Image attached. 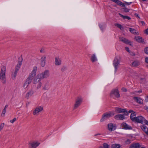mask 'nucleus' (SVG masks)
Wrapping results in <instances>:
<instances>
[{"label": "nucleus", "mask_w": 148, "mask_h": 148, "mask_svg": "<svg viewBox=\"0 0 148 148\" xmlns=\"http://www.w3.org/2000/svg\"><path fill=\"white\" fill-rule=\"evenodd\" d=\"M142 1H146L147 0H142Z\"/></svg>", "instance_id": "680f3d73"}, {"label": "nucleus", "mask_w": 148, "mask_h": 148, "mask_svg": "<svg viewBox=\"0 0 148 148\" xmlns=\"http://www.w3.org/2000/svg\"><path fill=\"white\" fill-rule=\"evenodd\" d=\"M46 58V56H43L41 57V65L43 67H44L45 64Z\"/></svg>", "instance_id": "a211bd4d"}, {"label": "nucleus", "mask_w": 148, "mask_h": 148, "mask_svg": "<svg viewBox=\"0 0 148 148\" xmlns=\"http://www.w3.org/2000/svg\"><path fill=\"white\" fill-rule=\"evenodd\" d=\"M135 40L138 42L140 43H143L144 40L143 38L139 36H136L135 37Z\"/></svg>", "instance_id": "412c9836"}, {"label": "nucleus", "mask_w": 148, "mask_h": 148, "mask_svg": "<svg viewBox=\"0 0 148 148\" xmlns=\"http://www.w3.org/2000/svg\"><path fill=\"white\" fill-rule=\"evenodd\" d=\"M37 68L36 66H34L33 68V70L32 73L35 74L36 75V72L37 71Z\"/></svg>", "instance_id": "72a5a7b5"}, {"label": "nucleus", "mask_w": 148, "mask_h": 148, "mask_svg": "<svg viewBox=\"0 0 148 148\" xmlns=\"http://www.w3.org/2000/svg\"><path fill=\"white\" fill-rule=\"evenodd\" d=\"M125 3L127 5H130L132 3V2L128 3V2H125Z\"/></svg>", "instance_id": "09e8293b"}, {"label": "nucleus", "mask_w": 148, "mask_h": 148, "mask_svg": "<svg viewBox=\"0 0 148 148\" xmlns=\"http://www.w3.org/2000/svg\"><path fill=\"white\" fill-rule=\"evenodd\" d=\"M55 64L56 66H60L62 64L61 58L58 56L56 57L55 58Z\"/></svg>", "instance_id": "9d476101"}, {"label": "nucleus", "mask_w": 148, "mask_h": 148, "mask_svg": "<svg viewBox=\"0 0 148 148\" xmlns=\"http://www.w3.org/2000/svg\"><path fill=\"white\" fill-rule=\"evenodd\" d=\"M31 82L32 81L27 79L23 85V87L25 88H26Z\"/></svg>", "instance_id": "5701e85b"}, {"label": "nucleus", "mask_w": 148, "mask_h": 148, "mask_svg": "<svg viewBox=\"0 0 148 148\" xmlns=\"http://www.w3.org/2000/svg\"><path fill=\"white\" fill-rule=\"evenodd\" d=\"M5 112H6V109H4L3 110L2 113V114H1V116H3H3H4V114H5Z\"/></svg>", "instance_id": "37998d69"}, {"label": "nucleus", "mask_w": 148, "mask_h": 148, "mask_svg": "<svg viewBox=\"0 0 148 148\" xmlns=\"http://www.w3.org/2000/svg\"><path fill=\"white\" fill-rule=\"evenodd\" d=\"M122 128L125 130H132V127L127 124L125 123H123L121 125Z\"/></svg>", "instance_id": "dca6fc26"}, {"label": "nucleus", "mask_w": 148, "mask_h": 148, "mask_svg": "<svg viewBox=\"0 0 148 148\" xmlns=\"http://www.w3.org/2000/svg\"><path fill=\"white\" fill-rule=\"evenodd\" d=\"M16 120V118H14L12 120H11L10 121V122L11 123H13Z\"/></svg>", "instance_id": "c03bdc74"}, {"label": "nucleus", "mask_w": 148, "mask_h": 148, "mask_svg": "<svg viewBox=\"0 0 148 148\" xmlns=\"http://www.w3.org/2000/svg\"><path fill=\"white\" fill-rule=\"evenodd\" d=\"M141 23H142V25H144V24H145V22H144V21H141Z\"/></svg>", "instance_id": "6e6d98bb"}, {"label": "nucleus", "mask_w": 148, "mask_h": 148, "mask_svg": "<svg viewBox=\"0 0 148 148\" xmlns=\"http://www.w3.org/2000/svg\"><path fill=\"white\" fill-rule=\"evenodd\" d=\"M141 145L138 143H133L131 144L130 148H140Z\"/></svg>", "instance_id": "aec40b11"}, {"label": "nucleus", "mask_w": 148, "mask_h": 148, "mask_svg": "<svg viewBox=\"0 0 148 148\" xmlns=\"http://www.w3.org/2000/svg\"><path fill=\"white\" fill-rule=\"evenodd\" d=\"M140 64V62L138 60H135L132 63L133 66L135 67L138 66Z\"/></svg>", "instance_id": "cd10ccee"}, {"label": "nucleus", "mask_w": 148, "mask_h": 148, "mask_svg": "<svg viewBox=\"0 0 148 148\" xmlns=\"http://www.w3.org/2000/svg\"><path fill=\"white\" fill-rule=\"evenodd\" d=\"M99 27L100 28H101V25H99Z\"/></svg>", "instance_id": "69168bd1"}, {"label": "nucleus", "mask_w": 148, "mask_h": 148, "mask_svg": "<svg viewBox=\"0 0 148 148\" xmlns=\"http://www.w3.org/2000/svg\"><path fill=\"white\" fill-rule=\"evenodd\" d=\"M115 111L117 113H125L126 115H127L128 113L125 109H121L116 107L115 108Z\"/></svg>", "instance_id": "ddd939ff"}, {"label": "nucleus", "mask_w": 148, "mask_h": 148, "mask_svg": "<svg viewBox=\"0 0 148 148\" xmlns=\"http://www.w3.org/2000/svg\"><path fill=\"white\" fill-rule=\"evenodd\" d=\"M39 145V143L36 141L29 143V147L31 148H36Z\"/></svg>", "instance_id": "2eb2a0df"}, {"label": "nucleus", "mask_w": 148, "mask_h": 148, "mask_svg": "<svg viewBox=\"0 0 148 148\" xmlns=\"http://www.w3.org/2000/svg\"><path fill=\"white\" fill-rule=\"evenodd\" d=\"M137 16H138V17H139L138 16V15H137Z\"/></svg>", "instance_id": "338daca9"}, {"label": "nucleus", "mask_w": 148, "mask_h": 148, "mask_svg": "<svg viewBox=\"0 0 148 148\" xmlns=\"http://www.w3.org/2000/svg\"><path fill=\"white\" fill-rule=\"evenodd\" d=\"M121 90L122 91L124 92H126L127 91V89L125 88H122Z\"/></svg>", "instance_id": "a18cd8bd"}, {"label": "nucleus", "mask_w": 148, "mask_h": 148, "mask_svg": "<svg viewBox=\"0 0 148 148\" xmlns=\"http://www.w3.org/2000/svg\"><path fill=\"white\" fill-rule=\"evenodd\" d=\"M40 52H42V50H40Z\"/></svg>", "instance_id": "0e129e2a"}, {"label": "nucleus", "mask_w": 148, "mask_h": 148, "mask_svg": "<svg viewBox=\"0 0 148 148\" xmlns=\"http://www.w3.org/2000/svg\"><path fill=\"white\" fill-rule=\"evenodd\" d=\"M114 118L116 120H122L125 119L124 115L119 114L115 116Z\"/></svg>", "instance_id": "f3484780"}, {"label": "nucleus", "mask_w": 148, "mask_h": 148, "mask_svg": "<svg viewBox=\"0 0 148 148\" xmlns=\"http://www.w3.org/2000/svg\"><path fill=\"white\" fill-rule=\"evenodd\" d=\"M103 146L104 148H109L108 145L106 143H104L103 144Z\"/></svg>", "instance_id": "a19ab883"}, {"label": "nucleus", "mask_w": 148, "mask_h": 148, "mask_svg": "<svg viewBox=\"0 0 148 148\" xmlns=\"http://www.w3.org/2000/svg\"><path fill=\"white\" fill-rule=\"evenodd\" d=\"M125 49L127 51L129 52H130V51L129 49V48L127 47H125Z\"/></svg>", "instance_id": "de8ad7c7"}, {"label": "nucleus", "mask_w": 148, "mask_h": 148, "mask_svg": "<svg viewBox=\"0 0 148 148\" xmlns=\"http://www.w3.org/2000/svg\"><path fill=\"white\" fill-rule=\"evenodd\" d=\"M41 99L42 100L45 102L47 101L49 99V98L48 97L47 95L45 93H44L43 94Z\"/></svg>", "instance_id": "b1692460"}, {"label": "nucleus", "mask_w": 148, "mask_h": 148, "mask_svg": "<svg viewBox=\"0 0 148 148\" xmlns=\"http://www.w3.org/2000/svg\"><path fill=\"white\" fill-rule=\"evenodd\" d=\"M115 26H116L117 27L119 28H120V29H121L122 28V26L121 25L119 24L118 23H115L114 24Z\"/></svg>", "instance_id": "4c0bfd02"}, {"label": "nucleus", "mask_w": 148, "mask_h": 148, "mask_svg": "<svg viewBox=\"0 0 148 148\" xmlns=\"http://www.w3.org/2000/svg\"><path fill=\"white\" fill-rule=\"evenodd\" d=\"M67 69V67L65 66H63L61 69V70L62 72H64L65 70H66Z\"/></svg>", "instance_id": "e433bc0d"}, {"label": "nucleus", "mask_w": 148, "mask_h": 148, "mask_svg": "<svg viewBox=\"0 0 148 148\" xmlns=\"http://www.w3.org/2000/svg\"><path fill=\"white\" fill-rule=\"evenodd\" d=\"M129 31L132 33L134 34H137V33L136 32V30L134 29H133L131 28H129Z\"/></svg>", "instance_id": "7c9ffc66"}, {"label": "nucleus", "mask_w": 148, "mask_h": 148, "mask_svg": "<svg viewBox=\"0 0 148 148\" xmlns=\"http://www.w3.org/2000/svg\"><path fill=\"white\" fill-rule=\"evenodd\" d=\"M119 14L120 15L121 17H122L124 19H127L128 20H130L131 19V18L129 16H126L123 15H122L120 13H119Z\"/></svg>", "instance_id": "473e14b6"}, {"label": "nucleus", "mask_w": 148, "mask_h": 148, "mask_svg": "<svg viewBox=\"0 0 148 148\" xmlns=\"http://www.w3.org/2000/svg\"><path fill=\"white\" fill-rule=\"evenodd\" d=\"M22 60H21V61H18V64L16 66L14 72H12V78L13 79H14L16 77V76L20 68L21 67L22 64Z\"/></svg>", "instance_id": "f03ea898"}, {"label": "nucleus", "mask_w": 148, "mask_h": 148, "mask_svg": "<svg viewBox=\"0 0 148 148\" xmlns=\"http://www.w3.org/2000/svg\"><path fill=\"white\" fill-rule=\"evenodd\" d=\"M34 92L32 90H29L27 92L25 95V97L27 99H28L29 97H31L34 94Z\"/></svg>", "instance_id": "6ab92c4d"}, {"label": "nucleus", "mask_w": 148, "mask_h": 148, "mask_svg": "<svg viewBox=\"0 0 148 148\" xmlns=\"http://www.w3.org/2000/svg\"><path fill=\"white\" fill-rule=\"evenodd\" d=\"M99 148H103V147L102 146H101L99 147Z\"/></svg>", "instance_id": "052dcab7"}, {"label": "nucleus", "mask_w": 148, "mask_h": 148, "mask_svg": "<svg viewBox=\"0 0 148 148\" xmlns=\"http://www.w3.org/2000/svg\"><path fill=\"white\" fill-rule=\"evenodd\" d=\"M82 100V98L80 97H78L76 98L74 105V109H77L80 105Z\"/></svg>", "instance_id": "20e7f679"}, {"label": "nucleus", "mask_w": 148, "mask_h": 148, "mask_svg": "<svg viewBox=\"0 0 148 148\" xmlns=\"http://www.w3.org/2000/svg\"><path fill=\"white\" fill-rule=\"evenodd\" d=\"M119 39L120 41H121L125 44H129L130 46H132V42L126 38L120 36L119 37Z\"/></svg>", "instance_id": "9b49d317"}, {"label": "nucleus", "mask_w": 148, "mask_h": 148, "mask_svg": "<svg viewBox=\"0 0 148 148\" xmlns=\"http://www.w3.org/2000/svg\"><path fill=\"white\" fill-rule=\"evenodd\" d=\"M133 112V111L132 110H130L129 111V112L130 113H131Z\"/></svg>", "instance_id": "bf43d9fd"}, {"label": "nucleus", "mask_w": 148, "mask_h": 148, "mask_svg": "<svg viewBox=\"0 0 148 148\" xmlns=\"http://www.w3.org/2000/svg\"><path fill=\"white\" fill-rule=\"evenodd\" d=\"M114 115V113L113 112L104 113L102 115V118L100 120V122H103Z\"/></svg>", "instance_id": "7ed1b4c3"}, {"label": "nucleus", "mask_w": 148, "mask_h": 148, "mask_svg": "<svg viewBox=\"0 0 148 148\" xmlns=\"http://www.w3.org/2000/svg\"><path fill=\"white\" fill-rule=\"evenodd\" d=\"M145 61L146 63H148V58H145Z\"/></svg>", "instance_id": "8fccbe9b"}, {"label": "nucleus", "mask_w": 148, "mask_h": 148, "mask_svg": "<svg viewBox=\"0 0 148 148\" xmlns=\"http://www.w3.org/2000/svg\"><path fill=\"white\" fill-rule=\"evenodd\" d=\"M144 120H145V118L144 117L142 116H139L136 117V119L134 122L143 124Z\"/></svg>", "instance_id": "1a4fd4ad"}, {"label": "nucleus", "mask_w": 148, "mask_h": 148, "mask_svg": "<svg viewBox=\"0 0 148 148\" xmlns=\"http://www.w3.org/2000/svg\"><path fill=\"white\" fill-rule=\"evenodd\" d=\"M145 53L147 54L148 55V47L145 48L144 49Z\"/></svg>", "instance_id": "79ce46f5"}, {"label": "nucleus", "mask_w": 148, "mask_h": 148, "mask_svg": "<svg viewBox=\"0 0 148 148\" xmlns=\"http://www.w3.org/2000/svg\"><path fill=\"white\" fill-rule=\"evenodd\" d=\"M5 71V67L3 66L1 67L0 72V79L2 83L4 84L6 83Z\"/></svg>", "instance_id": "f257e3e1"}, {"label": "nucleus", "mask_w": 148, "mask_h": 148, "mask_svg": "<svg viewBox=\"0 0 148 148\" xmlns=\"http://www.w3.org/2000/svg\"><path fill=\"white\" fill-rule=\"evenodd\" d=\"M110 95L111 97H113L114 95L116 97L119 98L120 97V95L119 91L118 89H115L112 90L110 93Z\"/></svg>", "instance_id": "423d86ee"}, {"label": "nucleus", "mask_w": 148, "mask_h": 148, "mask_svg": "<svg viewBox=\"0 0 148 148\" xmlns=\"http://www.w3.org/2000/svg\"><path fill=\"white\" fill-rule=\"evenodd\" d=\"M144 122L145 123V124L148 125V121L146 120L145 119V120H144Z\"/></svg>", "instance_id": "49530a36"}, {"label": "nucleus", "mask_w": 148, "mask_h": 148, "mask_svg": "<svg viewBox=\"0 0 148 148\" xmlns=\"http://www.w3.org/2000/svg\"><path fill=\"white\" fill-rule=\"evenodd\" d=\"M116 3L119 5L121 6L122 7H125V4L123 3H122L121 1H119V0H118V1Z\"/></svg>", "instance_id": "2f4dec72"}, {"label": "nucleus", "mask_w": 148, "mask_h": 148, "mask_svg": "<svg viewBox=\"0 0 148 148\" xmlns=\"http://www.w3.org/2000/svg\"><path fill=\"white\" fill-rule=\"evenodd\" d=\"M101 135V134H100V133H98V134H95L94 135V137H95L96 136H97V135Z\"/></svg>", "instance_id": "3c124183"}, {"label": "nucleus", "mask_w": 148, "mask_h": 148, "mask_svg": "<svg viewBox=\"0 0 148 148\" xmlns=\"http://www.w3.org/2000/svg\"><path fill=\"white\" fill-rule=\"evenodd\" d=\"M134 99L138 103L140 104L142 103H143V100L140 98L137 97H134Z\"/></svg>", "instance_id": "393cba45"}, {"label": "nucleus", "mask_w": 148, "mask_h": 148, "mask_svg": "<svg viewBox=\"0 0 148 148\" xmlns=\"http://www.w3.org/2000/svg\"><path fill=\"white\" fill-rule=\"evenodd\" d=\"M35 74L32 73V72L29 74V76L28 78H27L29 80H30L31 81H32V79H34V77L36 75Z\"/></svg>", "instance_id": "a878e982"}, {"label": "nucleus", "mask_w": 148, "mask_h": 148, "mask_svg": "<svg viewBox=\"0 0 148 148\" xmlns=\"http://www.w3.org/2000/svg\"><path fill=\"white\" fill-rule=\"evenodd\" d=\"M142 92V91L141 90H139V91H138L137 92H138V93H141V92Z\"/></svg>", "instance_id": "13d9d810"}, {"label": "nucleus", "mask_w": 148, "mask_h": 148, "mask_svg": "<svg viewBox=\"0 0 148 148\" xmlns=\"http://www.w3.org/2000/svg\"><path fill=\"white\" fill-rule=\"evenodd\" d=\"M43 107L41 106L37 107L34 110L33 114L34 115H38L40 112L43 110Z\"/></svg>", "instance_id": "6e6552de"}, {"label": "nucleus", "mask_w": 148, "mask_h": 148, "mask_svg": "<svg viewBox=\"0 0 148 148\" xmlns=\"http://www.w3.org/2000/svg\"><path fill=\"white\" fill-rule=\"evenodd\" d=\"M141 148H146L145 147H142Z\"/></svg>", "instance_id": "e2e57ef3"}, {"label": "nucleus", "mask_w": 148, "mask_h": 148, "mask_svg": "<svg viewBox=\"0 0 148 148\" xmlns=\"http://www.w3.org/2000/svg\"><path fill=\"white\" fill-rule=\"evenodd\" d=\"M144 108L145 110H147V109H148V107L147 106H146Z\"/></svg>", "instance_id": "5fc2aeb1"}, {"label": "nucleus", "mask_w": 148, "mask_h": 148, "mask_svg": "<svg viewBox=\"0 0 148 148\" xmlns=\"http://www.w3.org/2000/svg\"><path fill=\"white\" fill-rule=\"evenodd\" d=\"M91 60L93 62L97 61V59L95 54L92 55L91 56Z\"/></svg>", "instance_id": "bb28decb"}, {"label": "nucleus", "mask_w": 148, "mask_h": 148, "mask_svg": "<svg viewBox=\"0 0 148 148\" xmlns=\"http://www.w3.org/2000/svg\"><path fill=\"white\" fill-rule=\"evenodd\" d=\"M113 65L114 68V72L116 73L117 71L119 65V61L118 58H115L113 61Z\"/></svg>", "instance_id": "0eeeda50"}, {"label": "nucleus", "mask_w": 148, "mask_h": 148, "mask_svg": "<svg viewBox=\"0 0 148 148\" xmlns=\"http://www.w3.org/2000/svg\"><path fill=\"white\" fill-rule=\"evenodd\" d=\"M4 125V123H2L0 125V132L3 129Z\"/></svg>", "instance_id": "ea45409f"}, {"label": "nucleus", "mask_w": 148, "mask_h": 148, "mask_svg": "<svg viewBox=\"0 0 148 148\" xmlns=\"http://www.w3.org/2000/svg\"><path fill=\"white\" fill-rule=\"evenodd\" d=\"M47 84H46L44 86L43 89L44 90H48L49 89V88L48 87Z\"/></svg>", "instance_id": "58836bf2"}, {"label": "nucleus", "mask_w": 148, "mask_h": 148, "mask_svg": "<svg viewBox=\"0 0 148 148\" xmlns=\"http://www.w3.org/2000/svg\"><path fill=\"white\" fill-rule=\"evenodd\" d=\"M38 75V74L33 79L32 81V82L33 84H36L40 82H41V80L42 79Z\"/></svg>", "instance_id": "4468645a"}, {"label": "nucleus", "mask_w": 148, "mask_h": 148, "mask_svg": "<svg viewBox=\"0 0 148 148\" xmlns=\"http://www.w3.org/2000/svg\"><path fill=\"white\" fill-rule=\"evenodd\" d=\"M8 106V105H6L5 106V107L4 109H6V108H7Z\"/></svg>", "instance_id": "4d7b16f0"}, {"label": "nucleus", "mask_w": 148, "mask_h": 148, "mask_svg": "<svg viewBox=\"0 0 148 148\" xmlns=\"http://www.w3.org/2000/svg\"><path fill=\"white\" fill-rule=\"evenodd\" d=\"M121 147V145L117 144H113L112 145V148H120Z\"/></svg>", "instance_id": "c756f323"}, {"label": "nucleus", "mask_w": 148, "mask_h": 148, "mask_svg": "<svg viewBox=\"0 0 148 148\" xmlns=\"http://www.w3.org/2000/svg\"><path fill=\"white\" fill-rule=\"evenodd\" d=\"M38 75L42 79L45 78H46L49 77L50 75L49 71L48 70H45Z\"/></svg>", "instance_id": "39448f33"}, {"label": "nucleus", "mask_w": 148, "mask_h": 148, "mask_svg": "<svg viewBox=\"0 0 148 148\" xmlns=\"http://www.w3.org/2000/svg\"><path fill=\"white\" fill-rule=\"evenodd\" d=\"M145 33H146L147 34H148V28L145 30Z\"/></svg>", "instance_id": "864d4df0"}, {"label": "nucleus", "mask_w": 148, "mask_h": 148, "mask_svg": "<svg viewBox=\"0 0 148 148\" xmlns=\"http://www.w3.org/2000/svg\"><path fill=\"white\" fill-rule=\"evenodd\" d=\"M116 126L115 124L110 123L108 125V129L110 131L114 130L116 129Z\"/></svg>", "instance_id": "f8f14e48"}, {"label": "nucleus", "mask_w": 148, "mask_h": 148, "mask_svg": "<svg viewBox=\"0 0 148 148\" xmlns=\"http://www.w3.org/2000/svg\"><path fill=\"white\" fill-rule=\"evenodd\" d=\"M125 10L126 12H129V10L127 8H126L125 9Z\"/></svg>", "instance_id": "603ef678"}, {"label": "nucleus", "mask_w": 148, "mask_h": 148, "mask_svg": "<svg viewBox=\"0 0 148 148\" xmlns=\"http://www.w3.org/2000/svg\"><path fill=\"white\" fill-rule=\"evenodd\" d=\"M36 84V88L37 89L40 88L42 85V83L41 82Z\"/></svg>", "instance_id": "f704fd0d"}, {"label": "nucleus", "mask_w": 148, "mask_h": 148, "mask_svg": "<svg viewBox=\"0 0 148 148\" xmlns=\"http://www.w3.org/2000/svg\"><path fill=\"white\" fill-rule=\"evenodd\" d=\"M131 142V141L129 139H127L125 142V143L126 145L130 144Z\"/></svg>", "instance_id": "c9c22d12"}, {"label": "nucleus", "mask_w": 148, "mask_h": 148, "mask_svg": "<svg viewBox=\"0 0 148 148\" xmlns=\"http://www.w3.org/2000/svg\"><path fill=\"white\" fill-rule=\"evenodd\" d=\"M136 114L135 112L132 113L130 116V118L132 121L134 122L136 119Z\"/></svg>", "instance_id": "c85d7f7f"}, {"label": "nucleus", "mask_w": 148, "mask_h": 148, "mask_svg": "<svg viewBox=\"0 0 148 148\" xmlns=\"http://www.w3.org/2000/svg\"><path fill=\"white\" fill-rule=\"evenodd\" d=\"M141 129L147 135H148V128L144 125H142L140 126Z\"/></svg>", "instance_id": "4be33fe9"}]
</instances>
